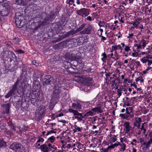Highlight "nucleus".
Masks as SVG:
<instances>
[{"mask_svg": "<svg viewBox=\"0 0 152 152\" xmlns=\"http://www.w3.org/2000/svg\"><path fill=\"white\" fill-rule=\"evenodd\" d=\"M112 47V51L120 49L121 50L120 52L121 53H122V50L124 47V51L125 52H128L131 50L130 47L129 46H125V44L123 43H121V44L118 45H113Z\"/></svg>", "mask_w": 152, "mask_h": 152, "instance_id": "1", "label": "nucleus"}, {"mask_svg": "<svg viewBox=\"0 0 152 152\" xmlns=\"http://www.w3.org/2000/svg\"><path fill=\"white\" fill-rule=\"evenodd\" d=\"M10 148L16 152H25V148L20 144L16 143H13L10 145Z\"/></svg>", "mask_w": 152, "mask_h": 152, "instance_id": "2", "label": "nucleus"}, {"mask_svg": "<svg viewBox=\"0 0 152 152\" xmlns=\"http://www.w3.org/2000/svg\"><path fill=\"white\" fill-rule=\"evenodd\" d=\"M40 148L41 151L43 152H49L52 150H55L57 149V147L55 145L51 143H48V145L43 144L41 145Z\"/></svg>", "mask_w": 152, "mask_h": 152, "instance_id": "3", "label": "nucleus"}, {"mask_svg": "<svg viewBox=\"0 0 152 152\" xmlns=\"http://www.w3.org/2000/svg\"><path fill=\"white\" fill-rule=\"evenodd\" d=\"M68 111L69 112L73 113L75 116L74 118L75 119H77V120L79 121L82 120L83 117L81 113H79L77 110H74L71 108L69 109Z\"/></svg>", "mask_w": 152, "mask_h": 152, "instance_id": "4", "label": "nucleus"}, {"mask_svg": "<svg viewBox=\"0 0 152 152\" xmlns=\"http://www.w3.org/2000/svg\"><path fill=\"white\" fill-rule=\"evenodd\" d=\"M140 60L143 64L148 62V65L149 66L152 64V56H150V55H147L146 56L141 58Z\"/></svg>", "mask_w": 152, "mask_h": 152, "instance_id": "5", "label": "nucleus"}, {"mask_svg": "<svg viewBox=\"0 0 152 152\" xmlns=\"http://www.w3.org/2000/svg\"><path fill=\"white\" fill-rule=\"evenodd\" d=\"M77 14L82 17H85L89 14V11L86 8H82L78 10Z\"/></svg>", "mask_w": 152, "mask_h": 152, "instance_id": "6", "label": "nucleus"}, {"mask_svg": "<svg viewBox=\"0 0 152 152\" xmlns=\"http://www.w3.org/2000/svg\"><path fill=\"white\" fill-rule=\"evenodd\" d=\"M18 81L19 80H18L14 84L13 88L12 89L10 90V91L7 94L5 95V98H8L11 95H12L14 93L15 90V89L16 86L18 83Z\"/></svg>", "mask_w": 152, "mask_h": 152, "instance_id": "7", "label": "nucleus"}, {"mask_svg": "<svg viewBox=\"0 0 152 152\" xmlns=\"http://www.w3.org/2000/svg\"><path fill=\"white\" fill-rule=\"evenodd\" d=\"M9 104H7L3 105V109L2 113L4 114H8L9 112Z\"/></svg>", "mask_w": 152, "mask_h": 152, "instance_id": "8", "label": "nucleus"}, {"mask_svg": "<svg viewBox=\"0 0 152 152\" xmlns=\"http://www.w3.org/2000/svg\"><path fill=\"white\" fill-rule=\"evenodd\" d=\"M93 30V26L91 25H89L87 28L85 29L83 31V34H89Z\"/></svg>", "mask_w": 152, "mask_h": 152, "instance_id": "9", "label": "nucleus"}, {"mask_svg": "<svg viewBox=\"0 0 152 152\" xmlns=\"http://www.w3.org/2000/svg\"><path fill=\"white\" fill-rule=\"evenodd\" d=\"M124 126L125 127L126 131L127 133L130 131L132 127L130 125L129 123L128 122H126L124 123Z\"/></svg>", "mask_w": 152, "mask_h": 152, "instance_id": "10", "label": "nucleus"}, {"mask_svg": "<svg viewBox=\"0 0 152 152\" xmlns=\"http://www.w3.org/2000/svg\"><path fill=\"white\" fill-rule=\"evenodd\" d=\"M141 122V119L140 118H136L135 119V122L134 124V126L139 128L140 127V123Z\"/></svg>", "mask_w": 152, "mask_h": 152, "instance_id": "11", "label": "nucleus"}, {"mask_svg": "<svg viewBox=\"0 0 152 152\" xmlns=\"http://www.w3.org/2000/svg\"><path fill=\"white\" fill-rule=\"evenodd\" d=\"M56 140V137L53 136H52L48 139V142L51 144L54 143Z\"/></svg>", "mask_w": 152, "mask_h": 152, "instance_id": "12", "label": "nucleus"}, {"mask_svg": "<svg viewBox=\"0 0 152 152\" xmlns=\"http://www.w3.org/2000/svg\"><path fill=\"white\" fill-rule=\"evenodd\" d=\"M72 107L73 108L75 109L79 110L81 109V105L78 103H73Z\"/></svg>", "mask_w": 152, "mask_h": 152, "instance_id": "13", "label": "nucleus"}, {"mask_svg": "<svg viewBox=\"0 0 152 152\" xmlns=\"http://www.w3.org/2000/svg\"><path fill=\"white\" fill-rule=\"evenodd\" d=\"M129 24H132L134 26V27L137 28H138L140 24V22L137 20H136L135 21L130 23Z\"/></svg>", "mask_w": 152, "mask_h": 152, "instance_id": "14", "label": "nucleus"}, {"mask_svg": "<svg viewBox=\"0 0 152 152\" xmlns=\"http://www.w3.org/2000/svg\"><path fill=\"white\" fill-rule=\"evenodd\" d=\"M148 135L150 137V140L146 143V147H149L152 143V132L150 133Z\"/></svg>", "mask_w": 152, "mask_h": 152, "instance_id": "15", "label": "nucleus"}, {"mask_svg": "<svg viewBox=\"0 0 152 152\" xmlns=\"http://www.w3.org/2000/svg\"><path fill=\"white\" fill-rule=\"evenodd\" d=\"M92 110L94 112H98L101 113L102 112V109L100 106L93 108Z\"/></svg>", "mask_w": 152, "mask_h": 152, "instance_id": "16", "label": "nucleus"}, {"mask_svg": "<svg viewBox=\"0 0 152 152\" xmlns=\"http://www.w3.org/2000/svg\"><path fill=\"white\" fill-rule=\"evenodd\" d=\"M21 16L20 15L19 17L18 18H16L15 19V23L17 26L19 28L20 27L19 26H20V24L21 23Z\"/></svg>", "mask_w": 152, "mask_h": 152, "instance_id": "17", "label": "nucleus"}, {"mask_svg": "<svg viewBox=\"0 0 152 152\" xmlns=\"http://www.w3.org/2000/svg\"><path fill=\"white\" fill-rule=\"evenodd\" d=\"M74 129H73V131L74 132H81L82 130V128H80L76 125H74Z\"/></svg>", "mask_w": 152, "mask_h": 152, "instance_id": "18", "label": "nucleus"}, {"mask_svg": "<svg viewBox=\"0 0 152 152\" xmlns=\"http://www.w3.org/2000/svg\"><path fill=\"white\" fill-rule=\"evenodd\" d=\"M120 145V142H117L114 144L112 145H111L109 146L108 147V149H110V148H114L115 147L119 145Z\"/></svg>", "mask_w": 152, "mask_h": 152, "instance_id": "19", "label": "nucleus"}, {"mask_svg": "<svg viewBox=\"0 0 152 152\" xmlns=\"http://www.w3.org/2000/svg\"><path fill=\"white\" fill-rule=\"evenodd\" d=\"M48 78L47 80L45 81V83L47 84H49L50 83L51 80L50 79H51V77L50 75H47L45 77V79Z\"/></svg>", "mask_w": 152, "mask_h": 152, "instance_id": "20", "label": "nucleus"}, {"mask_svg": "<svg viewBox=\"0 0 152 152\" xmlns=\"http://www.w3.org/2000/svg\"><path fill=\"white\" fill-rule=\"evenodd\" d=\"M129 55H131V56L133 57L136 58L138 56L139 54L137 52L134 50L131 54L130 53Z\"/></svg>", "mask_w": 152, "mask_h": 152, "instance_id": "21", "label": "nucleus"}, {"mask_svg": "<svg viewBox=\"0 0 152 152\" xmlns=\"http://www.w3.org/2000/svg\"><path fill=\"white\" fill-rule=\"evenodd\" d=\"M121 146V148L120 149L121 151H124L126 150V145L124 143L121 144L120 143L119 145Z\"/></svg>", "mask_w": 152, "mask_h": 152, "instance_id": "22", "label": "nucleus"}, {"mask_svg": "<svg viewBox=\"0 0 152 152\" xmlns=\"http://www.w3.org/2000/svg\"><path fill=\"white\" fill-rule=\"evenodd\" d=\"M78 82H80L82 83L83 84L85 82V79L83 77L79 76L78 77Z\"/></svg>", "mask_w": 152, "mask_h": 152, "instance_id": "23", "label": "nucleus"}, {"mask_svg": "<svg viewBox=\"0 0 152 152\" xmlns=\"http://www.w3.org/2000/svg\"><path fill=\"white\" fill-rule=\"evenodd\" d=\"M6 145L5 142L3 140L0 141V148L6 146Z\"/></svg>", "mask_w": 152, "mask_h": 152, "instance_id": "24", "label": "nucleus"}, {"mask_svg": "<svg viewBox=\"0 0 152 152\" xmlns=\"http://www.w3.org/2000/svg\"><path fill=\"white\" fill-rule=\"evenodd\" d=\"M93 113L91 111H89L85 113L84 115V116H93Z\"/></svg>", "mask_w": 152, "mask_h": 152, "instance_id": "25", "label": "nucleus"}, {"mask_svg": "<svg viewBox=\"0 0 152 152\" xmlns=\"http://www.w3.org/2000/svg\"><path fill=\"white\" fill-rule=\"evenodd\" d=\"M105 22L104 21H100L98 23V25L100 27H104L105 26Z\"/></svg>", "mask_w": 152, "mask_h": 152, "instance_id": "26", "label": "nucleus"}, {"mask_svg": "<svg viewBox=\"0 0 152 152\" xmlns=\"http://www.w3.org/2000/svg\"><path fill=\"white\" fill-rule=\"evenodd\" d=\"M141 42H142V46L143 47V48H144L146 45L148 44V42H146L145 40H142Z\"/></svg>", "mask_w": 152, "mask_h": 152, "instance_id": "27", "label": "nucleus"}, {"mask_svg": "<svg viewBox=\"0 0 152 152\" xmlns=\"http://www.w3.org/2000/svg\"><path fill=\"white\" fill-rule=\"evenodd\" d=\"M85 26V25L84 24H82L79 28L77 29V31H79L82 30L84 28Z\"/></svg>", "mask_w": 152, "mask_h": 152, "instance_id": "28", "label": "nucleus"}, {"mask_svg": "<svg viewBox=\"0 0 152 152\" xmlns=\"http://www.w3.org/2000/svg\"><path fill=\"white\" fill-rule=\"evenodd\" d=\"M151 69V67L150 66L148 67L145 70H144L143 72V74H145L148 72V71Z\"/></svg>", "mask_w": 152, "mask_h": 152, "instance_id": "29", "label": "nucleus"}, {"mask_svg": "<svg viewBox=\"0 0 152 152\" xmlns=\"http://www.w3.org/2000/svg\"><path fill=\"white\" fill-rule=\"evenodd\" d=\"M32 63L33 64L36 66H39L40 65V64L38 62H37L36 61V60L34 61H33Z\"/></svg>", "mask_w": 152, "mask_h": 152, "instance_id": "30", "label": "nucleus"}, {"mask_svg": "<svg viewBox=\"0 0 152 152\" xmlns=\"http://www.w3.org/2000/svg\"><path fill=\"white\" fill-rule=\"evenodd\" d=\"M44 140L43 138L39 137L37 141V142H40L42 143L44 141Z\"/></svg>", "mask_w": 152, "mask_h": 152, "instance_id": "31", "label": "nucleus"}, {"mask_svg": "<svg viewBox=\"0 0 152 152\" xmlns=\"http://www.w3.org/2000/svg\"><path fill=\"white\" fill-rule=\"evenodd\" d=\"M6 125V124L2 122H1L0 124V129H4V127Z\"/></svg>", "mask_w": 152, "mask_h": 152, "instance_id": "32", "label": "nucleus"}, {"mask_svg": "<svg viewBox=\"0 0 152 152\" xmlns=\"http://www.w3.org/2000/svg\"><path fill=\"white\" fill-rule=\"evenodd\" d=\"M42 143L40 142H36L35 145V147L36 148H40V144Z\"/></svg>", "mask_w": 152, "mask_h": 152, "instance_id": "33", "label": "nucleus"}, {"mask_svg": "<svg viewBox=\"0 0 152 152\" xmlns=\"http://www.w3.org/2000/svg\"><path fill=\"white\" fill-rule=\"evenodd\" d=\"M55 133V132H54L53 131L51 130L49 132H47L46 134V135L48 136L51 134Z\"/></svg>", "mask_w": 152, "mask_h": 152, "instance_id": "34", "label": "nucleus"}, {"mask_svg": "<svg viewBox=\"0 0 152 152\" xmlns=\"http://www.w3.org/2000/svg\"><path fill=\"white\" fill-rule=\"evenodd\" d=\"M135 47H137V49H140L142 48V46L140 44H136L134 45Z\"/></svg>", "mask_w": 152, "mask_h": 152, "instance_id": "35", "label": "nucleus"}, {"mask_svg": "<svg viewBox=\"0 0 152 152\" xmlns=\"http://www.w3.org/2000/svg\"><path fill=\"white\" fill-rule=\"evenodd\" d=\"M116 25H112L110 26V28L111 29L113 30H115L116 29Z\"/></svg>", "mask_w": 152, "mask_h": 152, "instance_id": "36", "label": "nucleus"}, {"mask_svg": "<svg viewBox=\"0 0 152 152\" xmlns=\"http://www.w3.org/2000/svg\"><path fill=\"white\" fill-rule=\"evenodd\" d=\"M140 55L142 56L145 54L146 55V56L149 55L148 54V53L147 52H141L140 53Z\"/></svg>", "mask_w": 152, "mask_h": 152, "instance_id": "37", "label": "nucleus"}, {"mask_svg": "<svg viewBox=\"0 0 152 152\" xmlns=\"http://www.w3.org/2000/svg\"><path fill=\"white\" fill-rule=\"evenodd\" d=\"M117 140V139L115 136H114L111 139V141L113 142H115Z\"/></svg>", "mask_w": 152, "mask_h": 152, "instance_id": "38", "label": "nucleus"}, {"mask_svg": "<svg viewBox=\"0 0 152 152\" xmlns=\"http://www.w3.org/2000/svg\"><path fill=\"white\" fill-rule=\"evenodd\" d=\"M75 33V32L74 31L71 30V31H69V32H68L67 33V34L68 35L70 34L73 35V34H74Z\"/></svg>", "mask_w": 152, "mask_h": 152, "instance_id": "39", "label": "nucleus"}, {"mask_svg": "<svg viewBox=\"0 0 152 152\" xmlns=\"http://www.w3.org/2000/svg\"><path fill=\"white\" fill-rule=\"evenodd\" d=\"M74 1L73 0H69V3L70 5H72V4H74Z\"/></svg>", "mask_w": 152, "mask_h": 152, "instance_id": "40", "label": "nucleus"}, {"mask_svg": "<svg viewBox=\"0 0 152 152\" xmlns=\"http://www.w3.org/2000/svg\"><path fill=\"white\" fill-rule=\"evenodd\" d=\"M135 63L136 65L138 66H141V65L140 64V61H137L135 62Z\"/></svg>", "mask_w": 152, "mask_h": 152, "instance_id": "41", "label": "nucleus"}, {"mask_svg": "<svg viewBox=\"0 0 152 152\" xmlns=\"http://www.w3.org/2000/svg\"><path fill=\"white\" fill-rule=\"evenodd\" d=\"M131 86H133L135 88H137V86L134 83H132L131 84Z\"/></svg>", "mask_w": 152, "mask_h": 152, "instance_id": "42", "label": "nucleus"}, {"mask_svg": "<svg viewBox=\"0 0 152 152\" xmlns=\"http://www.w3.org/2000/svg\"><path fill=\"white\" fill-rule=\"evenodd\" d=\"M45 112V110L44 109L40 110L39 111V113L40 114H43Z\"/></svg>", "mask_w": 152, "mask_h": 152, "instance_id": "43", "label": "nucleus"}, {"mask_svg": "<svg viewBox=\"0 0 152 152\" xmlns=\"http://www.w3.org/2000/svg\"><path fill=\"white\" fill-rule=\"evenodd\" d=\"M87 19L89 21H92V18L90 16H88L87 18Z\"/></svg>", "mask_w": 152, "mask_h": 152, "instance_id": "44", "label": "nucleus"}, {"mask_svg": "<svg viewBox=\"0 0 152 152\" xmlns=\"http://www.w3.org/2000/svg\"><path fill=\"white\" fill-rule=\"evenodd\" d=\"M105 26L104 27H105V29H106L107 27L109 25V24L106 22H105Z\"/></svg>", "mask_w": 152, "mask_h": 152, "instance_id": "45", "label": "nucleus"}, {"mask_svg": "<svg viewBox=\"0 0 152 152\" xmlns=\"http://www.w3.org/2000/svg\"><path fill=\"white\" fill-rule=\"evenodd\" d=\"M140 77H141V76H140V77H139L135 79V81H136V82H138L139 81H140Z\"/></svg>", "mask_w": 152, "mask_h": 152, "instance_id": "46", "label": "nucleus"}, {"mask_svg": "<svg viewBox=\"0 0 152 152\" xmlns=\"http://www.w3.org/2000/svg\"><path fill=\"white\" fill-rule=\"evenodd\" d=\"M120 22H121L122 23H124V21L122 20V18L121 17L119 19Z\"/></svg>", "mask_w": 152, "mask_h": 152, "instance_id": "47", "label": "nucleus"}, {"mask_svg": "<svg viewBox=\"0 0 152 152\" xmlns=\"http://www.w3.org/2000/svg\"><path fill=\"white\" fill-rule=\"evenodd\" d=\"M18 53H24L23 51L21 50H18Z\"/></svg>", "mask_w": 152, "mask_h": 152, "instance_id": "48", "label": "nucleus"}, {"mask_svg": "<svg viewBox=\"0 0 152 152\" xmlns=\"http://www.w3.org/2000/svg\"><path fill=\"white\" fill-rule=\"evenodd\" d=\"M63 113H60L58 115H57V117H61L62 116H63Z\"/></svg>", "mask_w": 152, "mask_h": 152, "instance_id": "49", "label": "nucleus"}, {"mask_svg": "<svg viewBox=\"0 0 152 152\" xmlns=\"http://www.w3.org/2000/svg\"><path fill=\"white\" fill-rule=\"evenodd\" d=\"M78 55H79L78 57L77 58V57H75V59H77L81 57L80 53H78Z\"/></svg>", "mask_w": 152, "mask_h": 152, "instance_id": "50", "label": "nucleus"}, {"mask_svg": "<svg viewBox=\"0 0 152 152\" xmlns=\"http://www.w3.org/2000/svg\"><path fill=\"white\" fill-rule=\"evenodd\" d=\"M141 29H143V26L142 25H139V27L138 28Z\"/></svg>", "mask_w": 152, "mask_h": 152, "instance_id": "51", "label": "nucleus"}, {"mask_svg": "<svg viewBox=\"0 0 152 152\" xmlns=\"http://www.w3.org/2000/svg\"><path fill=\"white\" fill-rule=\"evenodd\" d=\"M145 123H143L142 124V126H141V131L142 130H143V129H144V124Z\"/></svg>", "mask_w": 152, "mask_h": 152, "instance_id": "52", "label": "nucleus"}, {"mask_svg": "<svg viewBox=\"0 0 152 152\" xmlns=\"http://www.w3.org/2000/svg\"><path fill=\"white\" fill-rule=\"evenodd\" d=\"M76 3L77 4H80V0H76Z\"/></svg>", "mask_w": 152, "mask_h": 152, "instance_id": "53", "label": "nucleus"}, {"mask_svg": "<svg viewBox=\"0 0 152 152\" xmlns=\"http://www.w3.org/2000/svg\"><path fill=\"white\" fill-rule=\"evenodd\" d=\"M102 55L103 56L104 58H106V54H105L103 53L102 54Z\"/></svg>", "mask_w": 152, "mask_h": 152, "instance_id": "54", "label": "nucleus"}, {"mask_svg": "<svg viewBox=\"0 0 152 152\" xmlns=\"http://www.w3.org/2000/svg\"><path fill=\"white\" fill-rule=\"evenodd\" d=\"M140 81L141 82H143V79H142V77H140Z\"/></svg>", "mask_w": 152, "mask_h": 152, "instance_id": "55", "label": "nucleus"}, {"mask_svg": "<svg viewBox=\"0 0 152 152\" xmlns=\"http://www.w3.org/2000/svg\"><path fill=\"white\" fill-rule=\"evenodd\" d=\"M108 149H108V148H107V149H104L103 150L102 149V150L103 151V152H107L108 150Z\"/></svg>", "mask_w": 152, "mask_h": 152, "instance_id": "56", "label": "nucleus"}, {"mask_svg": "<svg viewBox=\"0 0 152 152\" xmlns=\"http://www.w3.org/2000/svg\"><path fill=\"white\" fill-rule=\"evenodd\" d=\"M128 62V61L127 60H125L124 61V64H127Z\"/></svg>", "mask_w": 152, "mask_h": 152, "instance_id": "57", "label": "nucleus"}, {"mask_svg": "<svg viewBox=\"0 0 152 152\" xmlns=\"http://www.w3.org/2000/svg\"><path fill=\"white\" fill-rule=\"evenodd\" d=\"M102 39L103 40H105L106 39V38L105 37L102 36Z\"/></svg>", "mask_w": 152, "mask_h": 152, "instance_id": "58", "label": "nucleus"}, {"mask_svg": "<svg viewBox=\"0 0 152 152\" xmlns=\"http://www.w3.org/2000/svg\"><path fill=\"white\" fill-rule=\"evenodd\" d=\"M134 0H129V3H132L133 2Z\"/></svg>", "mask_w": 152, "mask_h": 152, "instance_id": "59", "label": "nucleus"}, {"mask_svg": "<svg viewBox=\"0 0 152 152\" xmlns=\"http://www.w3.org/2000/svg\"><path fill=\"white\" fill-rule=\"evenodd\" d=\"M136 151H137V150H136V149H135V148H133V149L132 152H136Z\"/></svg>", "mask_w": 152, "mask_h": 152, "instance_id": "60", "label": "nucleus"}, {"mask_svg": "<svg viewBox=\"0 0 152 152\" xmlns=\"http://www.w3.org/2000/svg\"><path fill=\"white\" fill-rule=\"evenodd\" d=\"M96 126L94 125L93 126V128H92V129H96Z\"/></svg>", "mask_w": 152, "mask_h": 152, "instance_id": "61", "label": "nucleus"}, {"mask_svg": "<svg viewBox=\"0 0 152 152\" xmlns=\"http://www.w3.org/2000/svg\"><path fill=\"white\" fill-rule=\"evenodd\" d=\"M61 122L63 123H65L66 121L64 120H62L61 121Z\"/></svg>", "mask_w": 152, "mask_h": 152, "instance_id": "62", "label": "nucleus"}, {"mask_svg": "<svg viewBox=\"0 0 152 152\" xmlns=\"http://www.w3.org/2000/svg\"><path fill=\"white\" fill-rule=\"evenodd\" d=\"M143 133L144 134H145V133L146 132V130L145 129H143Z\"/></svg>", "mask_w": 152, "mask_h": 152, "instance_id": "63", "label": "nucleus"}, {"mask_svg": "<svg viewBox=\"0 0 152 152\" xmlns=\"http://www.w3.org/2000/svg\"><path fill=\"white\" fill-rule=\"evenodd\" d=\"M102 1H103V2H104L105 4H107V1L106 0H102Z\"/></svg>", "mask_w": 152, "mask_h": 152, "instance_id": "64", "label": "nucleus"}]
</instances>
